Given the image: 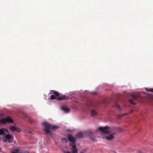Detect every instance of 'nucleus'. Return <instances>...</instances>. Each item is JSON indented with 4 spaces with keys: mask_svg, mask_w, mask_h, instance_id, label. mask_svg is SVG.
<instances>
[{
    "mask_svg": "<svg viewBox=\"0 0 153 153\" xmlns=\"http://www.w3.org/2000/svg\"><path fill=\"white\" fill-rule=\"evenodd\" d=\"M110 128L107 126H106L104 127H99L98 128L99 130L105 134L110 133V131L108 129H110Z\"/></svg>",
    "mask_w": 153,
    "mask_h": 153,
    "instance_id": "obj_5",
    "label": "nucleus"
},
{
    "mask_svg": "<svg viewBox=\"0 0 153 153\" xmlns=\"http://www.w3.org/2000/svg\"><path fill=\"white\" fill-rule=\"evenodd\" d=\"M61 110L64 111L65 113H68L70 111V109L64 107H62L61 108Z\"/></svg>",
    "mask_w": 153,
    "mask_h": 153,
    "instance_id": "obj_8",
    "label": "nucleus"
},
{
    "mask_svg": "<svg viewBox=\"0 0 153 153\" xmlns=\"http://www.w3.org/2000/svg\"><path fill=\"white\" fill-rule=\"evenodd\" d=\"M133 112V111L132 110L131 111V113H132Z\"/></svg>",
    "mask_w": 153,
    "mask_h": 153,
    "instance_id": "obj_23",
    "label": "nucleus"
},
{
    "mask_svg": "<svg viewBox=\"0 0 153 153\" xmlns=\"http://www.w3.org/2000/svg\"><path fill=\"white\" fill-rule=\"evenodd\" d=\"M83 134H83L82 132H79L76 135V137L79 138H82L84 137Z\"/></svg>",
    "mask_w": 153,
    "mask_h": 153,
    "instance_id": "obj_10",
    "label": "nucleus"
},
{
    "mask_svg": "<svg viewBox=\"0 0 153 153\" xmlns=\"http://www.w3.org/2000/svg\"><path fill=\"white\" fill-rule=\"evenodd\" d=\"M11 153H16V152H11Z\"/></svg>",
    "mask_w": 153,
    "mask_h": 153,
    "instance_id": "obj_25",
    "label": "nucleus"
},
{
    "mask_svg": "<svg viewBox=\"0 0 153 153\" xmlns=\"http://www.w3.org/2000/svg\"><path fill=\"white\" fill-rule=\"evenodd\" d=\"M9 129L12 131H14L16 130V127L15 126H11L9 128Z\"/></svg>",
    "mask_w": 153,
    "mask_h": 153,
    "instance_id": "obj_14",
    "label": "nucleus"
},
{
    "mask_svg": "<svg viewBox=\"0 0 153 153\" xmlns=\"http://www.w3.org/2000/svg\"><path fill=\"white\" fill-rule=\"evenodd\" d=\"M146 90L147 91H150L151 92H153V88H146Z\"/></svg>",
    "mask_w": 153,
    "mask_h": 153,
    "instance_id": "obj_16",
    "label": "nucleus"
},
{
    "mask_svg": "<svg viewBox=\"0 0 153 153\" xmlns=\"http://www.w3.org/2000/svg\"><path fill=\"white\" fill-rule=\"evenodd\" d=\"M114 136L113 134H111L108 135V136H106L105 138L108 140H111L112 139L114 138Z\"/></svg>",
    "mask_w": 153,
    "mask_h": 153,
    "instance_id": "obj_11",
    "label": "nucleus"
},
{
    "mask_svg": "<svg viewBox=\"0 0 153 153\" xmlns=\"http://www.w3.org/2000/svg\"><path fill=\"white\" fill-rule=\"evenodd\" d=\"M4 131L7 132L8 133H9V131L6 129H4Z\"/></svg>",
    "mask_w": 153,
    "mask_h": 153,
    "instance_id": "obj_20",
    "label": "nucleus"
},
{
    "mask_svg": "<svg viewBox=\"0 0 153 153\" xmlns=\"http://www.w3.org/2000/svg\"><path fill=\"white\" fill-rule=\"evenodd\" d=\"M1 148H0V150H1Z\"/></svg>",
    "mask_w": 153,
    "mask_h": 153,
    "instance_id": "obj_26",
    "label": "nucleus"
},
{
    "mask_svg": "<svg viewBox=\"0 0 153 153\" xmlns=\"http://www.w3.org/2000/svg\"><path fill=\"white\" fill-rule=\"evenodd\" d=\"M119 128L120 129L119 131H120V130H121V129L120 128Z\"/></svg>",
    "mask_w": 153,
    "mask_h": 153,
    "instance_id": "obj_24",
    "label": "nucleus"
},
{
    "mask_svg": "<svg viewBox=\"0 0 153 153\" xmlns=\"http://www.w3.org/2000/svg\"><path fill=\"white\" fill-rule=\"evenodd\" d=\"M5 134L4 131V128H1L0 129V135H4Z\"/></svg>",
    "mask_w": 153,
    "mask_h": 153,
    "instance_id": "obj_13",
    "label": "nucleus"
},
{
    "mask_svg": "<svg viewBox=\"0 0 153 153\" xmlns=\"http://www.w3.org/2000/svg\"><path fill=\"white\" fill-rule=\"evenodd\" d=\"M16 129L15 131H17L18 132H19L21 131L20 130L19 128H17V127H16Z\"/></svg>",
    "mask_w": 153,
    "mask_h": 153,
    "instance_id": "obj_19",
    "label": "nucleus"
},
{
    "mask_svg": "<svg viewBox=\"0 0 153 153\" xmlns=\"http://www.w3.org/2000/svg\"><path fill=\"white\" fill-rule=\"evenodd\" d=\"M5 139L4 140V142L7 141L9 143H12L13 142V138L12 136L10 134H7L5 136Z\"/></svg>",
    "mask_w": 153,
    "mask_h": 153,
    "instance_id": "obj_6",
    "label": "nucleus"
},
{
    "mask_svg": "<svg viewBox=\"0 0 153 153\" xmlns=\"http://www.w3.org/2000/svg\"><path fill=\"white\" fill-rule=\"evenodd\" d=\"M68 140L71 143L75 142L76 140L75 139V138L71 135L69 134L68 137Z\"/></svg>",
    "mask_w": 153,
    "mask_h": 153,
    "instance_id": "obj_7",
    "label": "nucleus"
},
{
    "mask_svg": "<svg viewBox=\"0 0 153 153\" xmlns=\"http://www.w3.org/2000/svg\"><path fill=\"white\" fill-rule=\"evenodd\" d=\"M97 114V112L94 110H93L91 111V114L92 116H94Z\"/></svg>",
    "mask_w": 153,
    "mask_h": 153,
    "instance_id": "obj_12",
    "label": "nucleus"
},
{
    "mask_svg": "<svg viewBox=\"0 0 153 153\" xmlns=\"http://www.w3.org/2000/svg\"><path fill=\"white\" fill-rule=\"evenodd\" d=\"M53 93L55 96L57 97V99L59 100H62L65 99L66 96L65 95H61L57 91H53Z\"/></svg>",
    "mask_w": 153,
    "mask_h": 153,
    "instance_id": "obj_2",
    "label": "nucleus"
},
{
    "mask_svg": "<svg viewBox=\"0 0 153 153\" xmlns=\"http://www.w3.org/2000/svg\"><path fill=\"white\" fill-rule=\"evenodd\" d=\"M57 98L53 95H52L51 96V99L53 100L55 99H56Z\"/></svg>",
    "mask_w": 153,
    "mask_h": 153,
    "instance_id": "obj_18",
    "label": "nucleus"
},
{
    "mask_svg": "<svg viewBox=\"0 0 153 153\" xmlns=\"http://www.w3.org/2000/svg\"><path fill=\"white\" fill-rule=\"evenodd\" d=\"M132 99H129V102L131 104L133 105H135L136 104L134 102L139 98L140 96L137 95H132L131 96Z\"/></svg>",
    "mask_w": 153,
    "mask_h": 153,
    "instance_id": "obj_4",
    "label": "nucleus"
},
{
    "mask_svg": "<svg viewBox=\"0 0 153 153\" xmlns=\"http://www.w3.org/2000/svg\"><path fill=\"white\" fill-rule=\"evenodd\" d=\"M0 121L3 124H5L7 122L9 123H13V121L10 117H8L5 118H2L1 119Z\"/></svg>",
    "mask_w": 153,
    "mask_h": 153,
    "instance_id": "obj_3",
    "label": "nucleus"
},
{
    "mask_svg": "<svg viewBox=\"0 0 153 153\" xmlns=\"http://www.w3.org/2000/svg\"><path fill=\"white\" fill-rule=\"evenodd\" d=\"M65 153H71L70 152H69L67 151Z\"/></svg>",
    "mask_w": 153,
    "mask_h": 153,
    "instance_id": "obj_22",
    "label": "nucleus"
},
{
    "mask_svg": "<svg viewBox=\"0 0 153 153\" xmlns=\"http://www.w3.org/2000/svg\"><path fill=\"white\" fill-rule=\"evenodd\" d=\"M43 125L44 126L43 128V130L47 134H51V133L50 130H55L59 128L57 126L55 125H52L47 122H45L43 123Z\"/></svg>",
    "mask_w": 153,
    "mask_h": 153,
    "instance_id": "obj_1",
    "label": "nucleus"
},
{
    "mask_svg": "<svg viewBox=\"0 0 153 153\" xmlns=\"http://www.w3.org/2000/svg\"><path fill=\"white\" fill-rule=\"evenodd\" d=\"M116 106H117V108L118 109H119V110H120V107L118 105H117Z\"/></svg>",
    "mask_w": 153,
    "mask_h": 153,
    "instance_id": "obj_21",
    "label": "nucleus"
},
{
    "mask_svg": "<svg viewBox=\"0 0 153 153\" xmlns=\"http://www.w3.org/2000/svg\"><path fill=\"white\" fill-rule=\"evenodd\" d=\"M93 132L91 130H88L85 132H84V135H87L89 136L91 135L92 134Z\"/></svg>",
    "mask_w": 153,
    "mask_h": 153,
    "instance_id": "obj_9",
    "label": "nucleus"
},
{
    "mask_svg": "<svg viewBox=\"0 0 153 153\" xmlns=\"http://www.w3.org/2000/svg\"><path fill=\"white\" fill-rule=\"evenodd\" d=\"M69 145L70 146H71L73 148V149L76 148V145L75 142L71 143H70Z\"/></svg>",
    "mask_w": 153,
    "mask_h": 153,
    "instance_id": "obj_15",
    "label": "nucleus"
},
{
    "mask_svg": "<svg viewBox=\"0 0 153 153\" xmlns=\"http://www.w3.org/2000/svg\"><path fill=\"white\" fill-rule=\"evenodd\" d=\"M72 153H77L78 151L76 148H74L72 149Z\"/></svg>",
    "mask_w": 153,
    "mask_h": 153,
    "instance_id": "obj_17",
    "label": "nucleus"
}]
</instances>
